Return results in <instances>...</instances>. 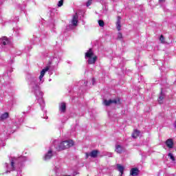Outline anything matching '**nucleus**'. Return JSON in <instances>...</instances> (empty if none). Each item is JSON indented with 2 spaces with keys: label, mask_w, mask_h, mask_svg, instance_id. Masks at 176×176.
Segmentation results:
<instances>
[{
  "label": "nucleus",
  "mask_w": 176,
  "mask_h": 176,
  "mask_svg": "<svg viewBox=\"0 0 176 176\" xmlns=\"http://www.w3.org/2000/svg\"><path fill=\"white\" fill-rule=\"evenodd\" d=\"M63 5H64V0H60L58 2L57 6H58V8H61V6H63Z\"/></svg>",
  "instance_id": "21"
},
{
  "label": "nucleus",
  "mask_w": 176,
  "mask_h": 176,
  "mask_svg": "<svg viewBox=\"0 0 176 176\" xmlns=\"http://www.w3.org/2000/svg\"><path fill=\"white\" fill-rule=\"evenodd\" d=\"M9 118L8 113H4L0 116V120H5V119H8Z\"/></svg>",
  "instance_id": "18"
},
{
  "label": "nucleus",
  "mask_w": 176,
  "mask_h": 176,
  "mask_svg": "<svg viewBox=\"0 0 176 176\" xmlns=\"http://www.w3.org/2000/svg\"><path fill=\"white\" fill-rule=\"evenodd\" d=\"M78 19H79V15H78L77 13L73 15L72 19L69 25H68L67 30H74L75 27H78Z\"/></svg>",
  "instance_id": "4"
},
{
  "label": "nucleus",
  "mask_w": 176,
  "mask_h": 176,
  "mask_svg": "<svg viewBox=\"0 0 176 176\" xmlns=\"http://www.w3.org/2000/svg\"><path fill=\"white\" fill-rule=\"evenodd\" d=\"M28 83L30 87L32 92L36 96V98L41 107V111H43L45 108V100H43V92L41 91V87H39V82H38V78L32 75L28 76Z\"/></svg>",
  "instance_id": "1"
},
{
  "label": "nucleus",
  "mask_w": 176,
  "mask_h": 176,
  "mask_svg": "<svg viewBox=\"0 0 176 176\" xmlns=\"http://www.w3.org/2000/svg\"><path fill=\"white\" fill-rule=\"evenodd\" d=\"M168 157H170V160H172V162H175V157H174V155H173V153H169L168 154Z\"/></svg>",
  "instance_id": "20"
},
{
  "label": "nucleus",
  "mask_w": 176,
  "mask_h": 176,
  "mask_svg": "<svg viewBox=\"0 0 176 176\" xmlns=\"http://www.w3.org/2000/svg\"><path fill=\"white\" fill-rule=\"evenodd\" d=\"M41 82H43V81L41 80Z\"/></svg>",
  "instance_id": "36"
},
{
  "label": "nucleus",
  "mask_w": 176,
  "mask_h": 176,
  "mask_svg": "<svg viewBox=\"0 0 176 176\" xmlns=\"http://www.w3.org/2000/svg\"><path fill=\"white\" fill-rule=\"evenodd\" d=\"M111 104H120V98H117L116 99L113 100H104V104L106 107H109V105H111Z\"/></svg>",
  "instance_id": "7"
},
{
  "label": "nucleus",
  "mask_w": 176,
  "mask_h": 176,
  "mask_svg": "<svg viewBox=\"0 0 176 176\" xmlns=\"http://www.w3.org/2000/svg\"><path fill=\"white\" fill-rule=\"evenodd\" d=\"M166 0H159L160 3H163V2H165Z\"/></svg>",
  "instance_id": "30"
},
{
  "label": "nucleus",
  "mask_w": 176,
  "mask_h": 176,
  "mask_svg": "<svg viewBox=\"0 0 176 176\" xmlns=\"http://www.w3.org/2000/svg\"><path fill=\"white\" fill-rule=\"evenodd\" d=\"M131 175H132V176H137V175H138V168H133L131 170Z\"/></svg>",
  "instance_id": "14"
},
{
  "label": "nucleus",
  "mask_w": 176,
  "mask_h": 176,
  "mask_svg": "<svg viewBox=\"0 0 176 176\" xmlns=\"http://www.w3.org/2000/svg\"><path fill=\"white\" fill-rule=\"evenodd\" d=\"M123 38V36L121 32H118V39H122Z\"/></svg>",
  "instance_id": "24"
},
{
  "label": "nucleus",
  "mask_w": 176,
  "mask_h": 176,
  "mask_svg": "<svg viewBox=\"0 0 176 176\" xmlns=\"http://www.w3.org/2000/svg\"><path fill=\"white\" fill-rule=\"evenodd\" d=\"M116 152H117V153H122V152H123V147H122L120 145H116Z\"/></svg>",
  "instance_id": "16"
},
{
  "label": "nucleus",
  "mask_w": 176,
  "mask_h": 176,
  "mask_svg": "<svg viewBox=\"0 0 176 176\" xmlns=\"http://www.w3.org/2000/svg\"><path fill=\"white\" fill-rule=\"evenodd\" d=\"M85 58H88V64H96L98 57L94 55V52H93V50L91 48L85 53Z\"/></svg>",
  "instance_id": "2"
},
{
  "label": "nucleus",
  "mask_w": 176,
  "mask_h": 176,
  "mask_svg": "<svg viewBox=\"0 0 176 176\" xmlns=\"http://www.w3.org/2000/svg\"><path fill=\"white\" fill-rule=\"evenodd\" d=\"M166 144L170 149L173 148L174 146V142H173V139H168L166 142Z\"/></svg>",
  "instance_id": "10"
},
{
  "label": "nucleus",
  "mask_w": 176,
  "mask_h": 176,
  "mask_svg": "<svg viewBox=\"0 0 176 176\" xmlns=\"http://www.w3.org/2000/svg\"><path fill=\"white\" fill-rule=\"evenodd\" d=\"M19 160H25V157H21L19 158Z\"/></svg>",
  "instance_id": "28"
},
{
  "label": "nucleus",
  "mask_w": 176,
  "mask_h": 176,
  "mask_svg": "<svg viewBox=\"0 0 176 176\" xmlns=\"http://www.w3.org/2000/svg\"><path fill=\"white\" fill-rule=\"evenodd\" d=\"M80 83H84V86H87V81L82 80Z\"/></svg>",
  "instance_id": "26"
},
{
  "label": "nucleus",
  "mask_w": 176,
  "mask_h": 176,
  "mask_svg": "<svg viewBox=\"0 0 176 176\" xmlns=\"http://www.w3.org/2000/svg\"><path fill=\"white\" fill-rule=\"evenodd\" d=\"M164 98V94H163V91H161V94L158 99V102H160V104H163Z\"/></svg>",
  "instance_id": "19"
},
{
  "label": "nucleus",
  "mask_w": 176,
  "mask_h": 176,
  "mask_svg": "<svg viewBox=\"0 0 176 176\" xmlns=\"http://www.w3.org/2000/svg\"><path fill=\"white\" fill-rule=\"evenodd\" d=\"M74 141L72 140H65L62 142L58 146H56V148L57 151H64V149H68L73 146Z\"/></svg>",
  "instance_id": "3"
},
{
  "label": "nucleus",
  "mask_w": 176,
  "mask_h": 176,
  "mask_svg": "<svg viewBox=\"0 0 176 176\" xmlns=\"http://www.w3.org/2000/svg\"><path fill=\"white\" fill-rule=\"evenodd\" d=\"M59 167H60V166H55V171H56V173H57V170H58V168H59Z\"/></svg>",
  "instance_id": "29"
},
{
  "label": "nucleus",
  "mask_w": 176,
  "mask_h": 176,
  "mask_svg": "<svg viewBox=\"0 0 176 176\" xmlns=\"http://www.w3.org/2000/svg\"><path fill=\"white\" fill-rule=\"evenodd\" d=\"M49 69H50L49 66H47L45 69H43V70L41 72L39 80L42 81V79H43V77L45 76V74H46V72H47Z\"/></svg>",
  "instance_id": "8"
},
{
  "label": "nucleus",
  "mask_w": 176,
  "mask_h": 176,
  "mask_svg": "<svg viewBox=\"0 0 176 176\" xmlns=\"http://www.w3.org/2000/svg\"><path fill=\"white\" fill-rule=\"evenodd\" d=\"M89 156H90V153H85V157H86V159H88V158H89Z\"/></svg>",
  "instance_id": "27"
},
{
  "label": "nucleus",
  "mask_w": 176,
  "mask_h": 176,
  "mask_svg": "<svg viewBox=\"0 0 176 176\" xmlns=\"http://www.w3.org/2000/svg\"><path fill=\"white\" fill-rule=\"evenodd\" d=\"M99 151L98 150H94L89 153L90 157H94V159H96L97 156L98 155Z\"/></svg>",
  "instance_id": "12"
},
{
  "label": "nucleus",
  "mask_w": 176,
  "mask_h": 176,
  "mask_svg": "<svg viewBox=\"0 0 176 176\" xmlns=\"http://www.w3.org/2000/svg\"><path fill=\"white\" fill-rule=\"evenodd\" d=\"M117 170L120 173V176L123 175V173L124 172V166L120 165V164H117Z\"/></svg>",
  "instance_id": "11"
},
{
  "label": "nucleus",
  "mask_w": 176,
  "mask_h": 176,
  "mask_svg": "<svg viewBox=\"0 0 176 176\" xmlns=\"http://www.w3.org/2000/svg\"><path fill=\"white\" fill-rule=\"evenodd\" d=\"M59 109L60 112H63V113L65 112V110L67 109V105L65 104V102L60 103L59 106Z\"/></svg>",
  "instance_id": "13"
},
{
  "label": "nucleus",
  "mask_w": 176,
  "mask_h": 176,
  "mask_svg": "<svg viewBox=\"0 0 176 176\" xmlns=\"http://www.w3.org/2000/svg\"><path fill=\"white\" fill-rule=\"evenodd\" d=\"M160 41L162 42V43H164V36H163V35L160 36Z\"/></svg>",
  "instance_id": "23"
},
{
  "label": "nucleus",
  "mask_w": 176,
  "mask_h": 176,
  "mask_svg": "<svg viewBox=\"0 0 176 176\" xmlns=\"http://www.w3.org/2000/svg\"><path fill=\"white\" fill-rule=\"evenodd\" d=\"M0 45H1L3 47H10V46H12V43L9 41L8 37L4 36L0 38Z\"/></svg>",
  "instance_id": "5"
},
{
  "label": "nucleus",
  "mask_w": 176,
  "mask_h": 176,
  "mask_svg": "<svg viewBox=\"0 0 176 176\" xmlns=\"http://www.w3.org/2000/svg\"><path fill=\"white\" fill-rule=\"evenodd\" d=\"M53 156V151L52 150H50L44 156V160H50L52 159V157Z\"/></svg>",
  "instance_id": "9"
},
{
  "label": "nucleus",
  "mask_w": 176,
  "mask_h": 176,
  "mask_svg": "<svg viewBox=\"0 0 176 176\" xmlns=\"http://www.w3.org/2000/svg\"><path fill=\"white\" fill-rule=\"evenodd\" d=\"M96 82V79L92 78V85H94V82Z\"/></svg>",
  "instance_id": "31"
},
{
  "label": "nucleus",
  "mask_w": 176,
  "mask_h": 176,
  "mask_svg": "<svg viewBox=\"0 0 176 176\" xmlns=\"http://www.w3.org/2000/svg\"><path fill=\"white\" fill-rule=\"evenodd\" d=\"M56 142H57V140H55L54 143L56 144Z\"/></svg>",
  "instance_id": "34"
},
{
  "label": "nucleus",
  "mask_w": 176,
  "mask_h": 176,
  "mask_svg": "<svg viewBox=\"0 0 176 176\" xmlns=\"http://www.w3.org/2000/svg\"><path fill=\"white\" fill-rule=\"evenodd\" d=\"M14 162H16V157H11L10 159V164L11 168L9 170V164L8 163L5 164L6 167L8 168L6 173H10V171H14L16 170V167H14Z\"/></svg>",
  "instance_id": "6"
},
{
  "label": "nucleus",
  "mask_w": 176,
  "mask_h": 176,
  "mask_svg": "<svg viewBox=\"0 0 176 176\" xmlns=\"http://www.w3.org/2000/svg\"><path fill=\"white\" fill-rule=\"evenodd\" d=\"M98 24H99L100 27H104V21L99 20L98 21Z\"/></svg>",
  "instance_id": "22"
},
{
  "label": "nucleus",
  "mask_w": 176,
  "mask_h": 176,
  "mask_svg": "<svg viewBox=\"0 0 176 176\" xmlns=\"http://www.w3.org/2000/svg\"><path fill=\"white\" fill-rule=\"evenodd\" d=\"M16 21H19V18L16 17Z\"/></svg>",
  "instance_id": "32"
},
{
  "label": "nucleus",
  "mask_w": 176,
  "mask_h": 176,
  "mask_svg": "<svg viewBox=\"0 0 176 176\" xmlns=\"http://www.w3.org/2000/svg\"><path fill=\"white\" fill-rule=\"evenodd\" d=\"M116 27H117L118 31H120V30H122V25H120V16L118 17V20L116 22Z\"/></svg>",
  "instance_id": "15"
},
{
  "label": "nucleus",
  "mask_w": 176,
  "mask_h": 176,
  "mask_svg": "<svg viewBox=\"0 0 176 176\" xmlns=\"http://www.w3.org/2000/svg\"><path fill=\"white\" fill-rule=\"evenodd\" d=\"M45 119H47V117H46Z\"/></svg>",
  "instance_id": "35"
},
{
  "label": "nucleus",
  "mask_w": 176,
  "mask_h": 176,
  "mask_svg": "<svg viewBox=\"0 0 176 176\" xmlns=\"http://www.w3.org/2000/svg\"><path fill=\"white\" fill-rule=\"evenodd\" d=\"M91 2H93V0H89V1L87 2V7L90 6V5H91Z\"/></svg>",
  "instance_id": "25"
},
{
  "label": "nucleus",
  "mask_w": 176,
  "mask_h": 176,
  "mask_svg": "<svg viewBox=\"0 0 176 176\" xmlns=\"http://www.w3.org/2000/svg\"><path fill=\"white\" fill-rule=\"evenodd\" d=\"M28 109H31V106H29V107H28Z\"/></svg>",
  "instance_id": "33"
},
{
  "label": "nucleus",
  "mask_w": 176,
  "mask_h": 176,
  "mask_svg": "<svg viewBox=\"0 0 176 176\" xmlns=\"http://www.w3.org/2000/svg\"><path fill=\"white\" fill-rule=\"evenodd\" d=\"M140 134H141V132L138 130H135L134 132L132 134L133 138H137V137H140Z\"/></svg>",
  "instance_id": "17"
}]
</instances>
